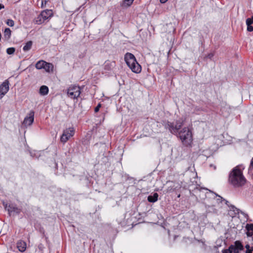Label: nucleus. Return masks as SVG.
<instances>
[{
    "mask_svg": "<svg viewBox=\"0 0 253 253\" xmlns=\"http://www.w3.org/2000/svg\"><path fill=\"white\" fill-rule=\"evenodd\" d=\"M11 30L9 28H6L4 32V38L8 40L10 38L11 36Z\"/></svg>",
    "mask_w": 253,
    "mask_h": 253,
    "instance_id": "obj_22",
    "label": "nucleus"
},
{
    "mask_svg": "<svg viewBox=\"0 0 253 253\" xmlns=\"http://www.w3.org/2000/svg\"><path fill=\"white\" fill-rule=\"evenodd\" d=\"M231 253H239V251L233 245H231L229 247Z\"/></svg>",
    "mask_w": 253,
    "mask_h": 253,
    "instance_id": "obj_25",
    "label": "nucleus"
},
{
    "mask_svg": "<svg viewBox=\"0 0 253 253\" xmlns=\"http://www.w3.org/2000/svg\"><path fill=\"white\" fill-rule=\"evenodd\" d=\"M168 0H160V2L162 3H165L166 2H167Z\"/></svg>",
    "mask_w": 253,
    "mask_h": 253,
    "instance_id": "obj_35",
    "label": "nucleus"
},
{
    "mask_svg": "<svg viewBox=\"0 0 253 253\" xmlns=\"http://www.w3.org/2000/svg\"><path fill=\"white\" fill-rule=\"evenodd\" d=\"M252 168L253 169V157L252 158L250 166V169Z\"/></svg>",
    "mask_w": 253,
    "mask_h": 253,
    "instance_id": "obj_33",
    "label": "nucleus"
},
{
    "mask_svg": "<svg viewBox=\"0 0 253 253\" xmlns=\"http://www.w3.org/2000/svg\"><path fill=\"white\" fill-rule=\"evenodd\" d=\"M125 60L128 67L131 70L135 73H139L141 71V67L137 62L134 55L127 52L125 55Z\"/></svg>",
    "mask_w": 253,
    "mask_h": 253,
    "instance_id": "obj_2",
    "label": "nucleus"
},
{
    "mask_svg": "<svg viewBox=\"0 0 253 253\" xmlns=\"http://www.w3.org/2000/svg\"><path fill=\"white\" fill-rule=\"evenodd\" d=\"M207 211L209 212H211L214 213H217V210L215 208L214 205H208L206 206Z\"/></svg>",
    "mask_w": 253,
    "mask_h": 253,
    "instance_id": "obj_18",
    "label": "nucleus"
},
{
    "mask_svg": "<svg viewBox=\"0 0 253 253\" xmlns=\"http://www.w3.org/2000/svg\"><path fill=\"white\" fill-rule=\"evenodd\" d=\"M6 24L10 26V27H12L14 26V22L13 20H11V19H8L7 20V22H6Z\"/></svg>",
    "mask_w": 253,
    "mask_h": 253,
    "instance_id": "obj_29",
    "label": "nucleus"
},
{
    "mask_svg": "<svg viewBox=\"0 0 253 253\" xmlns=\"http://www.w3.org/2000/svg\"><path fill=\"white\" fill-rule=\"evenodd\" d=\"M17 248L20 252H24L26 250V243L24 242H20L18 243Z\"/></svg>",
    "mask_w": 253,
    "mask_h": 253,
    "instance_id": "obj_19",
    "label": "nucleus"
},
{
    "mask_svg": "<svg viewBox=\"0 0 253 253\" xmlns=\"http://www.w3.org/2000/svg\"><path fill=\"white\" fill-rule=\"evenodd\" d=\"M213 56V54H212V53H211V54H209L208 55V57L210 58H211V57H212Z\"/></svg>",
    "mask_w": 253,
    "mask_h": 253,
    "instance_id": "obj_37",
    "label": "nucleus"
},
{
    "mask_svg": "<svg viewBox=\"0 0 253 253\" xmlns=\"http://www.w3.org/2000/svg\"><path fill=\"white\" fill-rule=\"evenodd\" d=\"M81 93V88L79 86L72 85L67 89L68 95L72 99L77 98Z\"/></svg>",
    "mask_w": 253,
    "mask_h": 253,
    "instance_id": "obj_6",
    "label": "nucleus"
},
{
    "mask_svg": "<svg viewBox=\"0 0 253 253\" xmlns=\"http://www.w3.org/2000/svg\"><path fill=\"white\" fill-rule=\"evenodd\" d=\"M34 112L33 111H31L28 114V116L25 118L23 124L25 126L31 125L34 120Z\"/></svg>",
    "mask_w": 253,
    "mask_h": 253,
    "instance_id": "obj_8",
    "label": "nucleus"
},
{
    "mask_svg": "<svg viewBox=\"0 0 253 253\" xmlns=\"http://www.w3.org/2000/svg\"><path fill=\"white\" fill-rule=\"evenodd\" d=\"M3 8H4V5L0 3V10Z\"/></svg>",
    "mask_w": 253,
    "mask_h": 253,
    "instance_id": "obj_38",
    "label": "nucleus"
},
{
    "mask_svg": "<svg viewBox=\"0 0 253 253\" xmlns=\"http://www.w3.org/2000/svg\"><path fill=\"white\" fill-rule=\"evenodd\" d=\"M45 61L43 60H41L38 61L35 65L36 68L37 69H42L44 67Z\"/></svg>",
    "mask_w": 253,
    "mask_h": 253,
    "instance_id": "obj_23",
    "label": "nucleus"
},
{
    "mask_svg": "<svg viewBox=\"0 0 253 253\" xmlns=\"http://www.w3.org/2000/svg\"><path fill=\"white\" fill-rule=\"evenodd\" d=\"M41 14H42V16H43L44 19L46 20L52 16L53 12L51 10L46 9L42 11Z\"/></svg>",
    "mask_w": 253,
    "mask_h": 253,
    "instance_id": "obj_12",
    "label": "nucleus"
},
{
    "mask_svg": "<svg viewBox=\"0 0 253 253\" xmlns=\"http://www.w3.org/2000/svg\"><path fill=\"white\" fill-rule=\"evenodd\" d=\"M44 69L46 72H49L50 70H52L53 68V65L51 63H47L45 61L44 63Z\"/></svg>",
    "mask_w": 253,
    "mask_h": 253,
    "instance_id": "obj_21",
    "label": "nucleus"
},
{
    "mask_svg": "<svg viewBox=\"0 0 253 253\" xmlns=\"http://www.w3.org/2000/svg\"><path fill=\"white\" fill-rule=\"evenodd\" d=\"M115 66L116 62L115 61H107L105 62L104 69L107 71H111Z\"/></svg>",
    "mask_w": 253,
    "mask_h": 253,
    "instance_id": "obj_11",
    "label": "nucleus"
},
{
    "mask_svg": "<svg viewBox=\"0 0 253 253\" xmlns=\"http://www.w3.org/2000/svg\"><path fill=\"white\" fill-rule=\"evenodd\" d=\"M222 201H224L225 204L226 205H227L230 208V210L231 211H233L235 212V214H238L240 213H241L242 214L244 215L245 217L248 216L247 214L245 213L244 212L242 211L239 209H237L234 205H229V202L228 201L226 200L225 199H224V200H223Z\"/></svg>",
    "mask_w": 253,
    "mask_h": 253,
    "instance_id": "obj_10",
    "label": "nucleus"
},
{
    "mask_svg": "<svg viewBox=\"0 0 253 253\" xmlns=\"http://www.w3.org/2000/svg\"><path fill=\"white\" fill-rule=\"evenodd\" d=\"M159 195L157 193H154L153 195H149L147 198V200L150 203H154L158 200Z\"/></svg>",
    "mask_w": 253,
    "mask_h": 253,
    "instance_id": "obj_15",
    "label": "nucleus"
},
{
    "mask_svg": "<svg viewBox=\"0 0 253 253\" xmlns=\"http://www.w3.org/2000/svg\"><path fill=\"white\" fill-rule=\"evenodd\" d=\"M246 229L248 231L253 232V224H247Z\"/></svg>",
    "mask_w": 253,
    "mask_h": 253,
    "instance_id": "obj_26",
    "label": "nucleus"
},
{
    "mask_svg": "<svg viewBox=\"0 0 253 253\" xmlns=\"http://www.w3.org/2000/svg\"><path fill=\"white\" fill-rule=\"evenodd\" d=\"M43 1H44L45 2L47 1L48 0H42Z\"/></svg>",
    "mask_w": 253,
    "mask_h": 253,
    "instance_id": "obj_39",
    "label": "nucleus"
},
{
    "mask_svg": "<svg viewBox=\"0 0 253 253\" xmlns=\"http://www.w3.org/2000/svg\"><path fill=\"white\" fill-rule=\"evenodd\" d=\"M246 253H252V250H251L250 249L247 250L246 251Z\"/></svg>",
    "mask_w": 253,
    "mask_h": 253,
    "instance_id": "obj_34",
    "label": "nucleus"
},
{
    "mask_svg": "<svg viewBox=\"0 0 253 253\" xmlns=\"http://www.w3.org/2000/svg\"><path fill=\"white\" fill-rule=\"evenodd\" d=\"M222 253H231L229 248L228 249H225L222 251Z\"/></svg>",
    "mask_w": 253,
    "mask_h": 253,
    "instance_id": "obj_32",
    "label": "nucleus"
},
{
    "mask_svg": "<svg viewBox=\"0 0 253 253\" xmlns=\"http://www.w3.org/2000/svg\"><path fill=\"white\" fill-rule=\"evenodd\" d=\"M3 205L5 209L8 211L9 215H10L11 213L12 212H15L18 214L20 212V210L12 204L8 206L7 204H5V202H3Z\"/></svg>",
    "mask_w": 253,
    "mask_h": 253,
    "instance_id": "obj_9",
    "label": "nucleus"
},
{
    "mask_svg": "<svg viewBox=\"0 0 253 253\" xmlns=\"http://www.w3.org/2000/svg\"><path fill=\"white\" fill-rule=\"evenodd\" d=\"M179 137L183 144L188 146L192 141V135L191 130L187 127H184L179 132Z\"/></svg>",
    "mask_w": 253,
    "mask_h": 253,
    "instance_id": "obj_4",
    "label": "nucleus"
},
{
    "mask_svg": "<svg viewBox=\"0 0 253 253\" xmlns=\"http://www.w3.org/2000/svg\"><path fill=\"white\" fill-rule=\"evenodd\" d=\"M48 88L46 85H42L40 88L39 93L42 95H45L48 93Z\"/></svg>",
    "mask_w": 253,
    "mask_h": 253,
    "instance_id": "obj_16",
    "label": "nucleus"
},
{
    "mask_svg": "<svg viewBox=\"0 0 253 253\" xmlns=\"http://www.w3.org/2000/svg\"><path fill=\"white\" fill-rule=\"evenodd\" d=\"M245 248H246L247 250H248L250 249V246L249 244H247L245 246Z\"/></svg>",
    "mask_w": 253,
    "mask_h": 253,
    "instance_id": "obj_36",
    "label": "nucleus"
},
{
    "mask_svg": "<svg viewBox=\"0 0 253 253\" xmlns=\"http://www.w3.org/2000/svg\"><path fill=\"white\" fill-rule=\"evenodd\" d=\"M33 44V42L31 41H28L25 44V45L23 47V50L24 51H29L32 48V46Z\"/></svg>",
    "mask_w": 253,
    "mask_h": 253,
    "instance_id": "obj_20",
    "label": "nucleus"
},
{
    "mask_svg": "<svg viewBox=\"0 0 253 253\" xmlns=\"http://www.w3.org/2000/svg\"><path fill=\"white\" fill-rule=\"evenodd\" d=\"M74 134L75 129L73 127H70L64 129L60 137L61 142L63 144L65 143Z\"/></svg>",
    "mask_w": 253,
    "mask_h": 253,
    "instance_id": "obj_5",
    "label": "nucleus"
},
{
    "mask_svg": "<svg viewBox=\"0 0 253 253\" xmlns=\"http://www.w3.org/2000/svg\"><path fill=\"white\" fill-rule=\"evenodd\" d=\"M162 125L165 128L168 129L169 132L172 134H176L183 125V121L181 119L177 120L175 124L169 121H163Z\"/></svg>",
    "mask_w": 253,
    "mask_h": 253,
    "instance_id": "obj_3",
    "label": "nucleus"
},
{
    "mask_svg": "<svg viewBox=\"0 0 253 253\" xmlns=\"http://www.w3.org/2000/svg\"><path fill=\"white\" fill-rule=\"evenodd\" d=\"M15 49L14 47H9L6 49V52L8 54H12L14 53Z\"/></svg>",
    "mask_w": 253,
    "mask_h": 253,
    "instance_id": "obj_27",
    "label": "nucleus"
},
{
    "mask_svg": "<svg viewBox=\"0 0 253 253\" xmlns=\"http://www.w3.org/2000/svg\"><path fill=\"white\" fill-rule=\"evenodd\" d=\"M247 25V30L249 32L253 31V27L251 26V25Z\"/></svg>",
    "mask_w": 253,
    "mask_h": 253,
    "instance_id": "obj_30",
    "label": "nucleus"
},
{
    "mask_svg": "<svg viewBox=\"0 0 253 253\" xmlns=\"http://www.w3.org/2000/svg\"><path fill=\"white\" fill-rule=\"evenodd\" d=\"M209 192H207L206 194V197H207L208 194H211L214 199H215V198L217 197V198L216 200L217 203L222 202L223 200H224V198H223L222 197L218 195V194H216L215 193L213 192V191H211L210 190H209Z\"/></svg>",
    "mask_w": 253,
    "mask_h": 253,
    "instance_id": "obj_13",
    "label": "nucleus"
},
{
    "mask_svg": "<svg viewBox=\"0 0 253 253\" xmlns=\"http://www.w3.org/2000/svg\"><path fill=\"white\" fill-rule=\"evenodd\" d=\"M253 23V16L251 17V18H249L247 19L246 20V24L247 25H251Z\"/></svg>",
    "mask_w": 253,
    "mask_h": 253,
    "instance_id": "obj_28",
    "label": "nucleus"
},
{
    "mask_svg": "<svg viewBox=\"0 0 253 253\" xmlns=\"http://www.w3.org/2000/svg\"><path fill=\"white\" fill-rule=\"evenodd\" d=\"M45 20L43 17L42 16V14H40L34 20V22L36 24H41L44 22Z\"/></svg>",
    "mask_w": 253,
    "mask_h": 253,
    "instance_id": "obj_17",
    "label": "nucleus"
},
{
    "mask_svg": "<svg viewBox=\"0 0 253 253\" xmlns=\"http://www.w3.org/2000/svg\"><path fill=\"white\" fill-rule=\"evenodd\" d=\"M9 89V82L8 80H6L0 85V99L8 91Z\"/></svg>",
    "mask_w": 253,
    "mask_h": 253,
    "instance_id": "obj_7",
    "label": "nucleus"
},
{
    "mask_svg": "<svg viewBox=\"0 0 253 253\" xmlns=\"http://www.w3.org/2000/svg\"><path fill=\"white\" fill-rule=\"evenodd\" d=\"M101 105L100 103H99L97 106L95 108L94 111L95 112H97L99 111L100 108L101 107Z\"/></svg>",
    "mask_w": 253,
    "mask_h": 253,
    "instance_id": "obj_31",
    "label": "nucleus"
},
{
    "mask_svg": "<svg viewBox=\"0 0 253 253\" xmlns=\"http://www.w3.org/2000/svg\"><path fill=\"white\" fill-rule=\"evenodd\" d=\"M228 181L234 187H239L245 184L246 179L243 174L242 171L238 167H236L230 171Z\"/></svg>",
    "mask_w": 253,
    "mask_h": 253,
    "instance_id": "obj_1",
    "label": "nucleus"
},
{
    "mask_svg": "<svg viewBox=\"0 0 253 253\" xmlns=\"http://www.w3.org/2000/svg\"><path fill=\"white\" fill-rule=\"evenodd\" d=\"M235 247H236L238 251L239 250H243V246L242 245V243L240 241H236L235 242Z\"/></svg>",
    "mask_w": 253,
    "mask_h": 253,
    "instance_id": "obj_24",
    "label": "nucleus"
},
{
    "mask_svg": "<svg viewBox=\"0 0 253 253\" xmlns=\"http://www.w3.org/2000/svg\"><path fill=\"white\" fill-rule=\"evenodd\" d=\"M134 0H123L120 5L123 8H127L132 4Z\"/></svg>",
    "mask_w": 253,
    "mask_h": 253,
    "instance_id": "obj_14",
    "label": "nucleus"
}]
</instances>
